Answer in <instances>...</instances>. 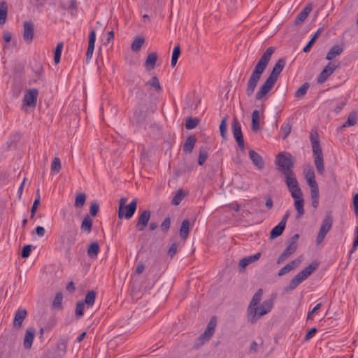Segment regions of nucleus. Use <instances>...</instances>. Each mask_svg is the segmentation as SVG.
<instances>
[{
    "label": "nucleus",
    "instance_id": "473e14b6",
    "mask_svg": "<svg viewBox=\"0 0 358 358\" xmlns=\"http://www.w3.org/2000/svg\"><path fill=\"white\" fill-rule=\"evenodd\" d=\"M145 85L155 90L160 92L162 90L159 79L156 76H152L146 83Z\"/></svg>",
    "mask_w": 358,
    "mask_h": 358
},
{
    "label": "nucleus",
    "instance_id": "ea45409f",
    "mask_svg": "<svg viewBox=\"0 0 358 358\" xmlns=\"http://www.w3.org/2000/svg\"><path fill=\"white\" fill-rule=\"evenodd\" d=\"M357 113L355 111L351 112L348 117L346 122L343 125V127H352L357 124Z\"/></svg>",
    "mask_w": 358,
    "mask_h": 358
},
{
    "label": "nucleus",
    "instance_id": "6ab92c4d",
    "mask_svg": "<svg viewBox=\"0 0 358 358\" xmlns=\"http://www.w3.org/2000/svg\"><path fill=\"white\" fill-rule=\"evenodd\" d=\"M337 66L332 63H329L322 70L317 78V82L319 83H324L327 78L331 75L334 71L337 69Z\"/></svg>",
    "mask_w": 358,
    "mask_h": 358
},
{
    "label": "nucleus",
    "instance_id": "6e6d98bb",
    "mask_svg": "<svg viewBox=\"0 0 358 358\" xmlns=\"http://www.w3.org/2000/svg\"><path fill=\"white\" fill-rule=\"evenodd\" d=\"M310 187V195L311 199H317L319 198V189H318V185H313Z\"/></svg>",
    "mask_w": 358,
    "mask_h": 358
},
{
    "label": "nucleus",
    "instance_id": "a19ab883",
    "mask_svg": "<svg viewBox=\"0 0 358 358\" xmlns=\"http://www.w3.org/2000/svg\"><path fill=\"white\" fill-rule=\"evenodd\" d=\"M180 53H181V50H180V45H176L173 48L172 57H171V64L172 67L176 66L178 59V57L180 55Z\"/></svg>",
    "mask_w": 358,
    "mask_h": 358
},
{
    "label": "nucleus",
    "instance_id": "de8ad7c7",
    "mask_svg": "<svg viewBox=\"0 0 358 358\" xmlns=\"http://www.w3.org/2000/svg\"><path fill=\"white\" fill-rule=\"evenodd\" d=\"M309 87L308 83H304L299 89H298L295 93V96L297 98L303 97L307 92Z\"/></svg>",
    "mask_w": 358,
    "mask_h": 358
},
{
    "label": "nucleus",
    "instance_id": "58836bf2",
    "mask_svg": "<svg viewBox=\"0 0 358 358\" xmlns=\"http://www.w3.org/2000/svg\"><path fill=\"white\" fill-rule=\"evenodd\" d=\"M196 143V138L194 136H189L184 143L183 150L186 152H191Z\"/></svg>",
    "mask_w": 358,
    "mask_h": 358
},
{
    "label": "nucleus",
    "instance_id": "3c124183",
    "mask_svg": "<svg viewBox=\"0 0 358 358\" xmlns=\"http://www.w3.org/2000/svg\"><path fill=\"white\" fill-rule=\"evenodd\" d=\"M85 304L83 301H78L76 304V315L78 317H81L84 314Z\"/></svg>",
    "mask_w": 358,
    "mask_h": 358
},
{
    "label": "nucleus",
    "instance_id": "b1692460",
    "mask_svg": "<svg viewBox=\"0 0 358 358\" xmlns=\"http://www.w3.org/2000/svg\"><path fill=\"white\" fill-rule=\"evenodd\" d=\"M150 218V211L145 210L142 212L138 218L136 227L139 231H143L147 226Z\"/></svg>",
    "mask_w": 358,
    "mask_h": 358
},
{
    "label": "nucleus",
    "instance_id": "412c9836",
    "mask_svg": "<svg viewBox=\"0 0 358 358\" xmlns=\"http://www.w3.org/2000/svg\"><path fill=\"white\" fill-rule=\"evenodd\" d=\"M23 27V38L27 43H30L34 37V24L31 22H24Z\"/></svg>",
    "mask_w": 358,
    "mask_h": 358
},
{
    "label": "nucleus",
    "instance_id": "864d4df0",
    "mask_svg": "<svg viewBox=\"0 0 358 358\" xmlns=\"http://www.w3.org/2000/svg\"><path fill=\"white\" fill-rule=\"evenodd\" d=\"M39 204H40V199H39V196H38L34 200L33 206L31 207V217H34V215H35V213H36V212L37 210V208H38Z\"/></svg>",
    "mask_w": 358,
    "mask_h": 358
},
{
    "label": "nucleus",
    "instance_id": "72a5a7b5",
    "mask_svg": "<svg viewBox=\"0 0 358 358\" xmlns=\"http://www.w3.org/2000/svg\"><path fill=\"white\" fill-rule=\"evenodd\" d=\"M145 43V38L142 36H136L131 45V48L134 52H139L143 43Z\"/></svg>",
    "mask_w": 358,
    "mask_h": 358
},
{
    "label": "nucleus",
    "instance_id": "7ed1b4c3",
    "mask_svg": "<svg viewBox=\"0 0 358 358\" xmlns=\"http://www.w3.org/2000/svg\"><path fill=\"white\" fill-rule=\"evenodd\" d=\"M310 141L315 166L316 167L317 171L320 174H323L324 172V159L319 138L317 135H311Z\"/></svg>",
    "mask_w": 358,
    "mask_h": 358
},
{
    "label": "nucleus",
    "instance_id": "9d476101",
    "mask_svg": "<svg viewBox=\"0 0 358 358\" xmlns=\"http://www.w3.org/2000/svg\"><path fill=\"white\" fill-rule=\"evenodd\" d=\"M231 127H232L233 135H234L238 146L240 147V148L242 150H243L245 148V146H244V141H243V134H242V131H241V127L240 122H238V120H237L236 117H234L233 119Z\"/></svg>",
    "mask_w": 358,
    "mask_h": 358
},
{
    "label": "nucleus",
    "instance_id": "bb28decb",
    "mask_svg": "<svg viewBox=\"0 0 358 358\" xmlns=\"http://www.w3.org/2000/svg\"><path fill=\"white\" fill-rule=\"evenodd\" d=\"M95 40L96 33L94 30H92L90 33L88 47L86 52V56L87 59H91V57H92L94 49Z\"/></svg>",
    "mask_w": 358,
    "mask_h": 358
},
{
    "label": "nucleus",
    "instance_id": "dca6fc26",
    "mask_svg": "<svg viewBox=\"0 0 358 358\" xmlns=\"http://www.w3.org/2000/svg\"><path fill=\"white\" fill-rule=\"evenodd\" d=\"M289 216V213L288 212L286 213V214L284 215L282 220L280 222V223L271 230V231L270 232L271 239H274L280 236L282 234L285 228L286 222Z\"/></svg>",
    "mask_w": 358,
    "mask_h": 358
},
{
    "label": "nucleus",
    "instance_id": "c756f323",
    "mask_svg": "<svg viewBox=\"0 0 358 358\" xmlns=\"http://www.w3.org/2000/svg\"><path fill=\"white\" fill-rule=\"evenodd\" d=\"M312 10V7L310 5H308L307 6H306L303 10L299 13V14L298 15L296 20H295V24L296 25H299V24H302L304 20L306 19V17H308V15H309V13H310V11Z\"/></svg>",
    "mask_w": 358,
    "mask_h": 358
},
{
    "label": "nucleus",
    "instance_id": "a211bd4d",
    "mask_svg": "<svg viewBox=\"0 0 358 358\" xmlns=\"http://www.w3.org/2000/svg\"><path fill=\"white\" fill-rule=\"evenodd\" d=\"M260 257H261V253L258 252L254 255L248 256V257H245L241 259L239 261L238 265L239 271L243 272L245 270L246 267L249 264L257 262V260L259 259Z\"/></svg>",
    "mask_w": 358,
    "mask_h": 358
},
{
    "label": "nucleus",
    "instance_id": "c03bdc74",
    "mask_svg": "<svg viewBox=\"0 0 358 358\" xmlns=\"http://www.w3.org/2000/svg\"><path fill=\"white\" fill-rule=\"evenodd\" d=\"M63 49V43L60 42L57 44L56 48L55 50V56H54V60L55 63L57 64L60 61V57L62 55Z\"/></svg>",
    "mask_w": 358,
    "mask_h": 358
},
{
    "label": "nucleus",
    "instance_id": "13d9d810",
    "mask_svg": "<svg viewBox=\"0 0 358 358\" xmlns=\"http://www.w3.org/2000/svg\"><path fill=\"white\" fill-rule=\"evenodd\" d=\"M170 224H171V220L169 218H166L164 222L162 223L161 224V229L163 230V231H166L169 227H170Z\"/></svg>",
    "mask_w": 358,
    "mask_h": 358
},
{
    "label": "nucleus",
    "instance_id": "4be33fe9",
    "mask_svg": "<svg viewBox=\"0 0 358 358\" xmlns=\"http://www.w3.org/2000/svg\"><path fill=\"white\" fill-rule=\"evenodd\" d=\"M297 248V245L296 242L291 243L286 249L282 252V253L279 256L277 260V264H280L286 260L291 255H292Z\"/></svg>",
    "mask_w": 358,
    "mask_h": 358
},
{
    "label": "nucleus",
    "instance_id": "20e7f679",
    "mask_svg": "<svg viewBox=\"0 0 358 358\" xmlns=\"http://www.w3.org/2000/svg\"><path fill=\"white\" fill-rule=\"evenodd\" d=\"M126 197H122L119 200L118 217L120 219H130L134 215L137 208V200H132L129 204Z\"/></svg>",
    "mask_w": 358,
    "mask_h": 358
},
{
    "label": "nucleus",
    "instance_id": "6e6552de",
    "mask_svg": "<svg viewBox=\"0 0 358 358\" xmlns=\"http://www.w3.org/2000/svg\"><path fill=\"white\" fill-rule=\"evenodd\" d=\"M285 183L291 196L302 193L296 176L293 171L285 173Z\"/></svg>",
    "mask_w": 358,
    "mask_h": 358
},
{
    "label": "nucleus",
    "instance_id": "c9c22d12",
    "mask_svg": "<svg viewBox=\"0 0 358 358\" xmlns=\"http://www.w3.org/2000/svg\"><path fill=\"white\" fill-rule=\"evenodd\" d=\"M8 13V6L5 1L0 2V24L6 22Z\"/></svg>",
    "mask_w": 358,
    "mask_h": 358
},
{
    "label": "nucleus",
    "instance_id": "774afa93",
    "mask_svg": "<svg viewBox=\"0 0 358 358\" xmlns=\"http://www.w3.org/2000/svg\"><path fill=\"white\" fill-rule=\"evenodd\" d=\"M315 40V38H311L310 41L308 43V44L304 47L303 52H308L312 47V45L314 44Z\"/></svg>",
    "mask_w": 358,
    "mask_h": 358
},
{
    "label": "nucleus",
    "instance_id": "69168bd1",
    "mask_svg": "<svg viewBox=\"0 0 358 358\" xmlns=\"http://www.w3.org/2000/svg\"><path fill=\"white\" fill-rule=\"evenodd\" d=\"M316 331H317V329L315 328H312L311 329H310L309 331L307 333V334L305 336V340L308 341V340L310 339L312 337L314 336Z\"/></svg>",
    "mask_w": 358,
    "mask_h": 358
},
{
    "label": "nucleus",
    "instance_id": "9b49d317",
    "mask_svg": "<svg viewBox=\"0 0 358 358\" xmlns=\"http://www.w3.org/2000/svg\"><path fill=\"white\" fill-rule=\"evenodd\" d=\"M275 82L273 80L267 78L266 81L260 86L258 91L256 93V99L257 100H264L266 99V94L271 90L273 87Z\"/></svg>",
    "mask_w": 358,
    "mask_h": 358
},
{
    "label": "nucleus",
    "instance_id": "a878e982",
    "mask_svg": "<svg viewBox=\"0 0 358 358\" xmlns=\"http://www.w3.org/2000/svg\"><path fill=\"white\" fill-rule=\"evenodd\" d=\"M249 157L252 160L253 164L259 170L262 169L264 166V162L262 157L253 150H249Z\"/></svg>",
    "mask_w": 358,
    "mask_h": 358
},
{
    "label": "nucleus",
    "instance_id": "bf43d9fd",
    "mask_svg": "<svg viewBox=\"0 0 358 358\" xmlns=\"http://www.w3.org/2000/svg\"><path fill=\"white\" fill-rule=\"evenodd\" d=\"M99 210V205L96 203H92L90 206V213L92 215L95 216Z\"/></svg>",
    "mask_w": 358,
    "mask_h": 358
},
{
    "label": "nucleus",
    "instance_id": "e433bc0d",
    "mask_svg": "<svg viewBox=\"0 0 358 358\" xmlns=\"http://www.w3.org/2000/svg\"><path fill=\"white\" fill-rule=\"evenodd\" d=\"M62 169V164L59 157L53 158L51 163L50 171L52 174H57Z\"/></svg>",
    "mask_w": 358,
    "mask_h": 358
},
{
    "label": "nucleus",
    "instance_id": "4468645a",
    "mask_svg": "<svg viewBox=\"0 0 358 358\" xmlns=\"http://www.w3.org/2000/svg\"><path fill=\"white\" fill-rule=\"evenodd\" d=\"M216 324H217V321H216L215 317L211 318V320L209 321V322L208 324L206 329L201 335V336L199 338V340L201 341L202 343L208 341L212 337V336L213 335V334L215 332Z\"/></svg>",
    "mask_w": 358,
    "mask_h": 358
},
{
    "label": "nucleus",
    "instance_id": "39448f33",
    "mask_svg": "<svg viewBox=\"0 0 358 358\" xmlns=\"http://www.w3.org/2000/svg\"><path fill=\"white\" fill-rule=\"evenodd\" d=\"M277 169L283 174L293 171L294 159L288 152H280L276 156Z\"/></svg>",
    "mask_w": 358,
    "mask_h": 358
},
{
    "label": "nucleus",
    "instance_id": "f704fd0d",
    "mask_svg": "<svg viewBox=\"0 0 358 358\" xmlns=\"http://www.w3.org/2000/svg\"><path fill=\"white\" fill-rule=\"evenodd\" d=\"M99 252V245L97 242H92L87 249V255L91 258L96 257Z\"/></svg>",
    "mask_w": 358,
    "mask_h": 358
},
{
    "label": "nucleus",
    "instance_id": "1a4fd4ad",
    "mask_svg": "<svg viewBox=\"0 0 358 358\" xmlns=\"http://www.w3.org/2000/svg\"><path fill=\"white\" fill-rule=\"evenodd\" d=\"M332 219L330 216H327L323 221L321 224L319 233L317 234V237L316 239V243L317 245L320 244L324 239L327 234L330 231L332 227Z\"/></svg>",
    "mask_w": 358,
    "mask_h": 358
},
{
    "label": "nucleus",
    "instance_id": "e2e57ef3",
    "mask_svg": "<svg viewBox=\"0 0 358 358\" xmlns=\"http://www.w3.org/2000/svg\"><path fill=\"white\" fill-rule=\"evenodd\" d=\"M177 248H178L177 244L176 243H173L171 245V247H170V248H169V250L168 251V254L171 257H173L176 253V252H177Z\"/></svg>",
    "mask_w": 358,
    "mask_h": 358
},
{
    "label": "nucleus",
    "instance_id": "37998d69",
    "mask_svg": "<svg viewBox=\"0 0 358 358\" xmlns=\"http://www.w3.org/2000/svg\"><path fill=\"white\" fill-rule=\"evenodd\" d=\"M186 192H184L182 189H179L177 191L176 194L173 198L172 203L173 205L178 206L181 201L183 199V198L186 196Z\"/></svg>",
    "mask_w": 358,
    "mask_h": 358
},
{
    "label": "nucleus",
    "instance_id": "2eb2a0df",
    "mask_svg": "<svg viewBox=\"0 0 358 358\" xmlns=\"http://www.w3.org/2000/svg\"><path fill=\"white\" fill-rule=\"evenodd\" d=\"M292 197L294 199V206L297 211L296 219H300L304 214V199L303 198V194H298L292 195Z\"/></svg>",
    "mask_w": 358,
    "mask_h": 358
},
{
    "label": "nucleus",
    "instance_id": "0e129e2a",
    "mask_svg": "<svg viewBox=\"0 0 358 358\" xmlns=\"http://www.w3.org/2000/svg\"><path fill=\"white\" fill-rule=\"evenodd\" d=\"M353 206H354L355 214L357 215H358V193L354 195Z\"/></svg>",
    "mask_w": 358,
    "mask_h": 358
},
{
    "label": "nucleus",
    "instance_id": "052dcab7",
    "mask_svg": "<svg viewBox=\"0 0 358 358\" xmlns=\"http://www.w3.org/2000/svg\"><path fill=\"white\" fill-rule=\"evenodd\" d=\"M355 240H354V242H353L352 252L355 251L357 249V246H358V227H357L355 228Z\"/></svg>",
    "mask_w": 358,
    "mask_h": 358
},
{
    "label": "nucleus",
    "instance_id": "f8f14e48",
    "mask_svg": "<svg viewBox=\"0 0 358 358\" xmlns=\"http://www.w3.org/2000/svg\"><path fill=\"white\" fill-rule=\"evenodd\" d=\"M303 260L302 255L298 257L295 259L290 262L289 264L282 267L278 273V276H282L292 270L298 268Z\"/></svg>",
    "mask_w": 358,
    "mask_h": 358
},
{
    "label": "nucleus",
    "instance_id": "a18cd8bd",
    "mask_svg": "<svg viewBox=\"0 0 358 358\" xmlns=\"http://www.w3.org/2000/svg\"><path fill=\"white\" fill-rule=\"evenodd\" d=\"M59 241L63 244L71 245L74 243L76 238L72 235L63 234L59 237Z\"/></svg>",
    "mask_w": 358,
    "mask_h": 358
},
{
    "label": "nucleus",
    "instance_id": "aec40b11",
    "mask_svg": "<svg viewBox=\"0 0 358 358\" xmlns=\"http://www.w3.org/2000/svg\"><path fill=\"white\" fill-rule=\"evenodd\" d=\"M285 66V61L284 59H280L275 64L271 73H270L268 78L273 80L276 83L279 75L282 72V69Z\"/></svg>",
    "mask_w": 358,
    "mask_h": 358
},
{
    "label": "nucleus",
    "instance_id": "ddd939ff",
    "mask_svg": "<svg viewBox=\"0 0 358 358\" xmlns=\"http://www.w3.org/2000/svg\"><path fill=\"white\" fill-rule=\"evenodd\" d=\"M264 106L262 105L261 110H255L252 113V129L255 132L260 130V120L264 117Z\"/></svg>",
    "mask_w": 358,
    "mask_h": 358
},
{
    "label": "nucleus",
    "instance_id": "cd10ccee",
    "mask_svg": "<svg viewBox=\"0 0 358 358\" xmlns=\"http://www.w3.org/2000/svg\"><path fill=\"white\" fill-rule=\"evenodd\" d=\"M305 178L310 187L317 185V183L315 180V173L311 166H308L304 169Z\"/></svg>",
    "mask_w": 358,
    "mask_h": 358
},
{
    "label": "nucleus",
    "instance_id": "680f3d73",
    "mask_svg": "<svg viewBox=\"0 0 358 358\" xmlns=\"http://www.w3.org/2000/svg\"><path fill=\"white\" fill-rule=\"evenodd\" d=\"M321 307V303H318L317 304L315 308L311 310L308 313V315H307V319L308 320H310V319H312V316L314 313H315Z\"/></svg>",
    "mask_w": 358,
    "mask_h": 358
},
{
    "label": "nucleus",
    "instance_id": "393cba45",
    "mask_svg": "<svg viewBox=\"0 0 358 358\" xmlns=\"http://www.w3.org/2000/svg\"><path fill=\"white\" fill-rule=\"evenodd\" d=\"M35 337V329L33 327H29L26 330L23 345L25 349H30L32 345Z\"/></svg>",
    "mask_w": 358,
    "mask_h": 358
},
{
    "label": "nucleus",
    "instance_id": "8fccbe9b",
    "mask_svg": "<svg viewBox=\"0 0 358 358\" xmlns=\"http://www.w3.org/2000/svg\"><path fill=\"white\" fill-rule=\"evenodd\" d=\"M145 117V114L143 111L140 109H137L135 110L133 115V119L135 120L137 122H139L143 120Z\"/></svg>",
    "mask_w": 358,
    "mask_h": 358
},
{
    "label": "nucleus",
    "instance_id": "603ef678",
    "mask_svg": "<svg viewBox=\"0 0 358 358\" xmlns=\"http://www.w3.org/2000/svg\"><path fill=\"white\" fill-rule=\"evenodd\" d=\"M62 294L61 292H58L54 299L52 303L53 306L57 308L60 307L62 305Z\"/></svg>",
    "mask_w": 358,
    "mask_h": 358
},
{
    "label": "nucleus",
    "instance_id": "4c0bfd02",
    "mask_svg": "<svg viewBox=\"0 0 358 358\" xmlns=\"http://www.w3.org/2000/svg\"><path fill=\"white\" fill-rule=\"evenodd\" d=\"M96 299V292L93 290L88 291L86 294L84 304H86L88 307H91L94 303Z\"/></svg>",
    "mask_w": 358,
    "mask_h": 358
},
{
    "label": "nucleus",
    "instance_id": "423d86ee",
    "mask_svg": "<svg viewBox=\"0 0 358 358\" xmlns=\"http://www.w3.org/2000/svg\"><path fill=\"white\" fill-rule=\"evenodd\" d=\"M317 263L313 262L301 272H299L290 282L287 289L292 290L295 289L301 282L306 280L311 273H313L317 267Z\"/></svg>",
    "mask_w": 358,
    "mask_h": 358
},
{
    "label": "nucleus",
    "instance_id": "79ce46f5",
    "mask_svg": "<svg viewBox=\"0 0 358 358\" xmlns=\"http://www.w3.org/2000/svg\"><path fill=\"white\" fill-rule=\"evenodd\" d=\"M92 227V220L89 216H86L81 224L82 230L87 231V233L90 232Z\"/></svg>",
    "mask_w": 358,
    "mask_h": 358
},
{
    "label": "nucleus",
    "instance_id": "f03ea898",
    "mask_svg": "<svg viewBox=\"0 0 358 358\" xmlns=\"http://www.w3.org/2000/svg\"><path fill=\"white\" fill-rule=\"evenodd\" d=\"M274 51L275 49L273 47L267 48L256 64L247 84L246 94L248 96L253 94L261 76L265 71Z\"/></svg>",
    "mask_w": 358,
    "mask_h": 358
},
{
    "label": "nucleus",
    "instance_id": "c85d7f7f",
    "mask_svg": "<svg viewBox=\"0 0 358 358\" xmlns=\"http://www.w3.org/2000/svg\"><path fill=\"white\" fill-rule=\"evenodd\" d=\"M157 60V55L156 52H151L148 54L145 62V66L146 69L148 71L154 69L155 67Z\"/></svg>",
    "mask_w": 358,
    "mask_h": 358
},
{
    "label": "nucleus",
    "instance_id": "49530a36",
    "mask_svg": "<svg viewBox=\"0 0 358 358\" xmlns=\"http://www.w3.org/2000/svg\"><path fill=\"white\" fill-rule=\"evenodd\" d=\"M227 117H224L220 124V131L222 137L225 139L227 138Z\"/></svg>",
    "mask_w": 358,
    "mask_h": 358
},
{
    "label": "nucleus",
    "instance_id": "4d7b16f0",
    "mask_svg": "<svg viewBox=\"0 0 358 358\" xmlns=\"http://www.w3.org/2000/svg\"><path fill=\"white\" fill-rule=\"evenodd\" d=\"M208 157V153L205 151H201L199 152L198 163L199 165H202L206 160Z\"/></svg>",
    "mask_w": 358,
    "mask_h": 358
},
{
    "label": "nucleus",
    "instance_id": "338daca9",
    "mask_svg": "<svg viewBox=\"0 0 358 358\" xmlns=\"http://www.w3.org/2000/svg\"><path fill=\"white\" fill-rule=\"evenodd\" d=\"M35 231H36V234L39 237H43L45 235V229L43 227H40V226L37 227L36 228Z\"/></svg>",
    "mask_w": 358,
    "mask_h": 358
},
{
    "label": "nucleus",
    "instance_id": "7c9ffc66",
    "mask_svg": "<svg viewBox=\"0 0 358 358\" xmlns=\"http://www.w3.org/2000/svg\"><path fill=\"white\" fill-rule=\"evenodd\" d=\"M190 223L189 220H184L182 222L181 227L180 229V236L182 240L185 241L189 234Z\"/></svg>",
    "mask_w": 358,
    "mask_h": 358
},
{
    "label": "nucleus",
    "instance_id": "f257e3e1",
    "mask_svg": "<svg viewBox=\"0 0 358 358\" xmlns=\"http://www.w3.org/2000/svg\"><path fill=\"white\" fill-rule=\"evenodd\" d=\"M263 289H259L253 295L247 310L248 319L251 323H255L264 315L270 313L273 307L271 299L264 301L262 303Z\"/></svg>",
    "mask_w": 358,
    "mask_h": 358
},
{
    "label": "nucleus",
    "instance_id": "2f4dec72",
    "mask_svg": "<svg viewBox=\"0 0 358 358\" xmlns=\"http://www.w3.org/2000/svg\"><path fill=\"white\" fill-rule=\"evenodd\" d=\"M86 197L87 196L85 193H81V192L77 193L76 194L74 206L77 209L80 210L84 206V205L85 203Z\"/></svg>",
    "mask_w": 358,
    "mask_h": 358
},
{
    "label": "nucleus",
    "instance_id": "09e8293b",
    "mask_svg": "<svg viewBox=\"0 0 358 358\" xmlns=\"http://www.w3.org/2000/svg\"><path fill=\"white\" fill-rule=\"evenodd\" d=\"M199 124V120L197 118L189 117L185 123V127L187 129H192L195 128Z\"/></svg>",
    "mask_w": 358,
    "mask_h": 358
},
{
    "label": "nucleus",
    "instance_id": "0eeeda50",
    "mask_svg": "<svg viewBox=\"0 0 358 358\" xmlns=\"http://www.w3.org/2000/svg\"><path fill=\"white\" fill-rule=\"evenodd\" d=\"M38 90L37 89H28L24 91L22 99V108L25 111L33 110L37 102Z\"/></svg>",
    "mask_w": 358,
    "mask_h": 358
},
{
    "label": "nucleus",
    "instance_id": "f3484780",
    "mask_svg": "<svg viewBox=\"0 0 358 358\" xmlns=\"http://www.w3.org/2000/svg\"><path fill=\"white\" fill-rule=\"evenodd\" d=\"M27 315V312L24 308H19L16 310L13 319V326L15 329H20Z\"/></svg>",
    "mask_w": 358,
    "mask_h": 358
},
{
    "label": "nucleus",
    "instance_id": "5fc2aeb1",
    "mask_svg": "<svg viewBox=\"0 0 358 358\" xmlns=\"http://www.w3.org/2000/svg\"><path fill=\"white\" fill-rule=\"evenodd\" d=\"M31 251V245H24L22 250V257L23 258H27L30 255V252Z\"/></svg>",
    "mask_w": 358,
    "mask_h": 358
},
{
    "label": "nucleus",
    "instance_id": "5701e85b",
    "mask_svg": "<svg viewBox=\"0 0 358 358\" xmlns=\"http://www.w3.org/2000/svg\"><path fill=\"white\" fill-rule=\"evenodd\" d=\"M344 50V44H336L331 47L329 51L327 52L326 55V59L331 61L333 60L335 57L341 55Z\"/></svg>",
    "mask_w": 358,
    "mask_h": 358
}]
</instances>
